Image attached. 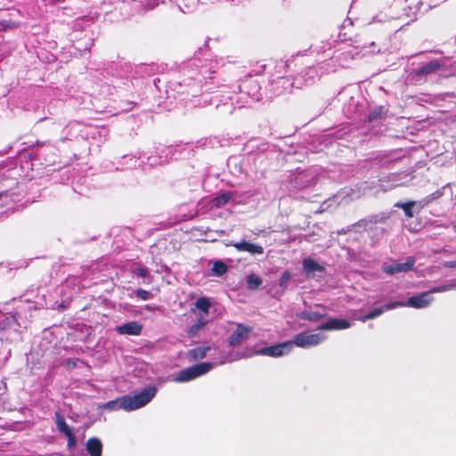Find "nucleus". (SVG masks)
Segmentation results:
<instances>
[{
	"label": "nucleus",
	"instance_id": "24",
	"mask_svg": "<svg viewBox=\"0 0 456 456\" xmlns=\"http://www.w3.org/2000/svg\"><path fill=\"white\" fill-rule=\"evenodd\" d=\"M206 324V322L202 319H199L194 324H192L188 330V335L194 337Z\"/></svg>",
	"mask_w": 456,
	"mask_h": 456
},
{
	"label": "nucleus",
	"instance_id": "20",
	"mask_svg": "<svg viewBox=\"0 0 456 456\" xmlns=\"http://www.w3.org/2000/svg\"><path fill=\"white\" fill-rule=\"evenodd\" d=\"M232 198V192L226 191L220 195H217L212 200V204L216 208H221L227 204L229 200Z\"/></svg>",
	"mask_w": 456,
	"mask_h": 456
},
{
	"label": "nucleus",
	"instance_id": "17",
	"mask_svg": "<svg viewBox=\"0 0 456 456\" xmlns=\"http://www.w3.org/2000/svg\"><path fill=\"white\" fill-rule=\"evenodd\" d=\"M327 315L325 312L320 313L317 311H303L297 316L301 320H306L311 322H316Z\"/></svg>",
	"mask_w": 456,
	"mask_h": 456
},
{
	"label": "nucleus",
	"instance_id": "9",
	"mask_svg": "<svg viewBox=\"0 0 456 456\" xmlns=\"http://www.w3.org/2000/svg\"><path fill=\"white\" fill-rule=\"evenodd\" d=\"M252 331V328L249 326H246L242 323H238L236 325L235 330L228 338V343L231 346H235L241 343L243 340L247 339Z\"/></svg>",
	"mask_w": 456,
	"mask_h": 456
},
{
	"label": "nucleus",
	"instance_id": "16",
	"mask_svg": "<svg viewBox=\"0 0 456 456\" xmlns=\"http://www.w3.org/2000/svg\"><path fill=\"white\" fill-rule=\"evenodd\" d=\"M388 112V109L385 106H377L375 107L368 115L367 120L369 122H373L377 120H381L386 118Z\"/></svg>",
	"mask_w": 456,
	"mask_h": 456
},
{
	"label": "nucleus",
	"instance_id": "19",
	"mask_svg": "<svg viewBox=\"0 0 456 456\" xmlns=\"http://www.w3.org/2000/svg\"><path fill=\"white\" fill-rule=\"evenodd\" d=\"M303 268L304 270L309 273L314 272H323L324 267L320 265L315 260L312 258H306L303 261Z\"/></svg>",
	"mask_w": 456,
	"mask_h": 456
},
{
	"label": "nucleus",
	"instance_id": "34",
	"mask_svg": "<svg viewBox=\"0 0 456 456\" xmlns=\"http://www.w3.org/2000/svg\"><path fill=\"white\" fill-rule=\"evenodd\" d=\"M2 30H3V29H2V27L0 26V31H2Z\"/></svg>",
	"mask_w": 456,
	"mask_h": 456
},
{
	"label": "nucleus",
	"instance_id": "1",
	"mask_svg": "<svg viewBox=\"0 0 456 456\" xmlns=\"http://www.w3.org/2000/svg\"><path fill=\"white\" fill-rule=\"evenodd\" d=\"M157 387L149 386L134 395H123L115 400L109 401L102 405L103 409L117 411L123 409L131 411L146 405L155 396Z\"/></svg>",
	"mask_w": 456,
	"mask_h": 456
},
{
	"label": "nucleus",
	"instance_id": "7",
	"mask_svg": "<svg viewBox=\"0 0 456 456\" xmlns=\"http://www.w3.org/2000/svg\"><path fill=\"white\" fill-rule=\"evenodd\" d=\"M415 258L413 256H408L404 263H393L390 265H384L382 270L387 274H395L399 273H407L413 269L415 265Z\"/></svg>",
	"mask_w": 456,
	"mask_h": 456
},
{
	"label": "nucleus",
	"instance_id": "12",
	"mask_svg": "<svg viewBox=\"0 0 456 456\" xmlns=\"http://www.w3.org/2000/svg\"><path fill=\"white\" fill-rule=\"evenodd\" d=\"M232 246L238 251L248 252L251 255H262L264 253V248L259 244L251 243L246 240L235 242Z\"/></svg>",
	"mask_w": 456,
	"mask_h": 456
},
{
	"label": "nucleus",
	"instance_id": "26",
	"mask_svg": "<svg viewBox=\"0 0 456 456\" xmlns=\"http://www.w3.org/2000/svg\"><path fill=\"white\" fill-rule=\"evenodd\" d=\"M134 293L137 297H139L142 300H147V299L152 297V295L149 291H147L143 289H137Z\"/></svg>",
	"mask_w": 456,
	"mask_h": 456
},
{
	"label": "nucleus",
	"instance_id": "4",
	"mask_svg": "<svg viewBox=\"0 0 456 456\" xmlns=\"http://www.w3.org/2000/svg\"><path fill=\"white\" fill-rule=\"evenodd\" d=\"M440 291H443L442 288H436L431 290L421 292L418 295L412 296L408 298L406 304L403 303V306L406 305V306L412 307V308L426 307L433 300V298L430 297V294L435 293V292H440Z\"/></svg>",
	"mask_w": 456,
	"mask_h": 456
},
{
	"label": "nucleus",
	"instance_id": "6",
	"mask_svg": "<svg viewBox=\"0 0 456 456\" xmlns=\"http://www.w3.org/2000/svg\"><path fill=\"white\" fill-rule=\"evenodd\" d=\"M114 87L108 83L98 79L94 82L92 86V92L90 93L91 97L95 100H107L110 95L113 94Z\"/></svg>",
	"mask_w": 456,
	"mask_h": 456
},
{
	"label": "nucleus",
	"instance_id": "25",
	"mask_svg": "<svg viewBox=\"0 0 456 456\" xmlns=\"http://www.w3.org/2000/svg\"><path fill=\"white\" fill-rule=\"evenodd\" d=\"M195 305L198 309L207 314L210 308V302L207 297H200L196 300Z\"/></svg>",
	"mask_w": 456,
	"mask_h": 456
},
{
	"label": "nucleus",
	"instance_id": "27",
	"mask_svg": "<svg viewBox=\"0 0 456 456\" xmlns=\"http://www.w3.org/2000/svg\"><path fill=\"white\" fill-rule=\"evenodd\" d=\"M290 278H291V273H290V272H289V271H285V272L282 273V275H281V279H280L279 285H280L281 287L285 288V287L287 286V284H288L289 281L290 280Z\"/></svg>",
	"mask_w": 456,
	"mask_h": 456
},
{
	"label": "nucleus",
	"instance_id": "3",
	"mask_svg": "<svg viewBox=\"0 0 456 456\" xmlns=\"http://www.w3.org/2000/svg\"><path fill=\"white\" fill-rule=\"evenodd\" d=\"M326 337L321 333L310 334L308 331H302L296 334L292 340V346L296 345L298 347L305 348L321 344Z\"/></svg>",
	"mask_w": 456,
	"mask_h": 456
},
{
	"label": "nucleus",
	"instance_id": "18",
	"mask_svg": "<svg viewBox=\"0 0 456 456\" xmlns=\"http://www.w3.org/2000/svg\"><path fill=\"white\" fill-rule=\"evenodd\" d=\"M417 202L415 200H410L407 202H396L394 207L398 208L403 210L404 215L408 218H411L414 216L413 208L416 206Z\"/></svg>",
	"mask_w": 456,
	"mask_h": 456
},
{
	"label": "nucleus",
	"instance_id": "11",
	"mask_svg": "<svg viewBox=\"0 0 456 456\" xmlns=\"http://www.w3.org/2000/svg\"><path fill=\"white\" fill-rule=\"evenodd\" d=\"M350 327V322L345 319L331 318L326 322L322 323L318 330H346Z\"/></svg>",
	"mask_w": 456,
	"mask_h": 456
},
{
	"label": "nucleus",
	"instance_id": "13",
	"mask_svg": "<svg viewBox=\"0 0 456 456\" xmlns=\"http://www.w3.org/2000/svg\"><path fill=\"white\" fill-rule=\"evenodd\" d=\"M116 330L118 334L121 335L138 336L142 333V325L137 322H130L118 326Z\"/></svg>",
	"mask_w": 456,
	"mask_h": 456
},
{
	"label": "nucleus",
	"instance_id": "14",
	"mask_svg": "<svg viewBox=\"0 0 456 456\" xmlns=\"http://www.w3.org/2000/svg\"><path fill=\"white\" fill-rule=\"evenodd\" d=\"M442 66H443V62L441 61L433 60L426 64H423L420 68H419L415 71V74L418 77H425L428 74L436 72L437 70H439L442 68Z\"/></svg>",
	"mask_w": 456,
	"mask_h": 456
},
{
	"label": "nucleus",
	"instance_id": "31",
	"mask_svg": "<svg viewBox=\"0 0 456 456\" xmlns=\"http://www.w3.org/2000/svg\"><path fill=\"white\" fill-rule=\"evenodd\" d=\"M65 0H50V4L52 5H56L57 4L59 3H62L64 2Z\"/></svg>",
	"mask_w": 456,
	"mask_h": 456
},
{
	"label": "nucleus",
	"instance_id": "28",
	"mask_svg": "<svg viewBox=\"0 0 456 456\" xmlns=\"http://www.w3.org/2000/svg\"><path fill=\"white\" fill-rule=\"evenodd\" d=\"M0 26L2 27L3 30H7L18 28L19 23L14 21H1Z\"/></svg>",
	"mask_w": 456,
	"mask_h": 456
},
{
	"label": "nucleus",
	"instance_id": "15",
	"mask_svg": "<svg viewBox=\"0 0 456 456\" xmlns=\"http://www.w3.org/2000/svg\"><path fill=\"white\" fill-rule=\"evenodd\" d=\"M86 450L90 456H101L102 452V444L97 437H91L86 442Z\"/></svg>",
	"mask_w": 456,
	"mask_h": 456
},
{
	"label": "nucleus",
	"instance_id": "2",
	"mask_svg": "<svg viewBox=\"0 0 456 456\" xmlns=\"http://www.w3.org/2000/svg\"><path fill=\"white\" fill-rule=\"evenodd\" d=\"M212 369V363L209 362H200L195 364L193 366L184 368L181 370L175 376V381L176 382H188L194 379H197L206 373H208Z\"/></svg>",
	"mask_w": 456,
	"mask_h": 456
},
{
	"label": "nucleus",
	"instance_id": "35",
	"mask_svg": "<svg viewBox=\"0 0 456 456\" xmlns=\"http://www.w3.org/2000/svg\"><path fill=\"white\" fill-rule=\"evenodd\" d=\"M2 198V193H0V199Z\"/></svg>",
	"mask_w": 456,
	"mask_h": 456
},
{
	"label": "nucleus",
	"instance_id": "33",
	"mask_svg": "<svg viewBox=\"0 0 456 456\" xmlns=\"http://www.w3.org/2000/svg\"><path fill=\"white\" fill-rule=\"evenodd\" d=\"M279 80H287L289 82V80L286 77H280Z\"/></svg>",
	"mask_w": 456,
	"mask_h": 456
},
{
	"label": "nucleus",
	"instance_id": "5",
	"mask_svg": "<svg viewBox=\"0 0 456 456\" xmlns=\"http://www.w3.org/2000/svg\"><path fill=\"white\" fill-rule=\"evenodd\" d=\"M292 350V342L285 341L270 346H265L256 351L257 354L271 357H280Z\"/></svg>",
	"mask_w": 456,
	"mask_h": 456
},
{
	"label": "nucleus",
	"instance_id": "22",
	"mask_svg": "<svg viewBox=\"0 0 456 456\" xmlns=\"http://www.w3.org/2000/svg\"><path fill=\"white\" fill-rule=\"evenodd\" d=\"M209 350L208 346H200L190 350V356L194 359H203L206 357L207 352Z\"/></svg>",
	"mask_w": 456,
	"mask_h": 456
},
{
	"label": "nucleus",
	"instance_id": "29",
	"mask_svg": "<svg viewBox=\"0 0 456 456\" xmlns=\"http://www.w3.org/2000/svg\"><path fill=\"white\" fill-rule=\"evenodd\" d=\"M134 273L140 277H146L149 274V270L146 267H140L134 271Z\"/></svg>",
	"mask_w": 456,
	"mask_h": 456
},
{
	"label": "nucleus",
	"instance_id": "32",
	"mask_svg": "<svg viewBox=\"0 0 456 456\" xmlns=\"http://www.w3.org/2000/svg\"><path fill=\"white\" fill-rule=\"evenodd\" d=\"M68 365H70L71 367H75L76 366V362H70V360L68 361Z\"/></svg>",
	"mask_w": 456,
	"mask_h": 456
},
{
	"label": "nucleus",
	"instance_id": "21",
	"mask_svg": "<svg viewBox=\"0 0 456 456\" xmlns=\"http://www.w3.org/2000/svg\"><path fill=\"white\" fill-rule=\"evenodd\" d=\"M247 287L248 289L255 290L263 283L262 278L255 273H251L247 277Z\"/></svg>",
	"mask_w": 456,
	"mask_h": 456
},
{
	"label": "nucleus",
	"instance_id": "10",
	"mask_svg": "<svg viewBox=\"0 0 456 456\" xmlns=\"http://www.w3.org/2000/svg\"><path fill=\"white\" fill-rule=\"evenodd\" d=\"M403 302H392L388 303L385 305H382L380 307H377L370 311L365 315H362L359 318V321L365 322L368 320H372L379 315H381L385 311L395 309L397 306H403Z\"/></svg>",
	"mask_w": 456,
	"mask_h": 456
},
{
	"label": "nucleus",
	"instance_id": "30",
	"mask_svg": "<svg viewBox=\"0 0 456 456\" xmlns=\"http://www.w3.org/2000/svg\"><path fill=\"white\" fill-rule=\"evenodd\" d=\"M445 267L448 268H455L456 267V261H448L444 264Z\"/></svg>",
	"mask_w": 456,
	"mask_h": 456
},
{
	"label": "nucleus",
	"instance_id": "23",
	"mask_svg": "<svg viewBox=\"0 0 456 456\" xmlns=\"http://www.w3.org/2000/svg\"><path fill=\"white\" fill-rule=\"evenodd\" d=\"M211 271L214 274L222 276L227 272V265L224 262L217 260L213 264Z\"/></svg>",
	"mask_w": 456,
	"mask_h": 456
},
{
	"label": "nucleus",
	"instance_id": "8",
	"mask_svg": "<svg viewBox=\"0 0 456 456\" xmlns=\"http://www.w3.org/2000/svg\"><path fill=\"white\" fill-rule=\"evenodd\" d=\"M55 422L58 430L64 434L68 438V447L72 448L77 444L76 436H74L73 430L66 423L64 417L60 412H55Z\"/></svg>",
	"mask_w": 456,
	"mask_h": 456
}]
</instances>
